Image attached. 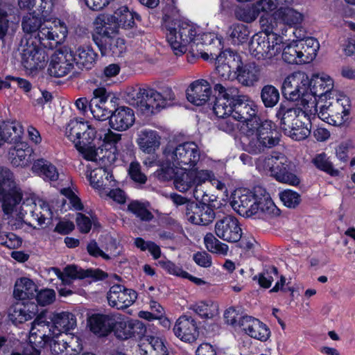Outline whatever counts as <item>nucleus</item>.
I'll return each mask as SVG.
<instances>
[{
    "label": "nucleus",
    "instance_id": "f257e3e1",
    "mask_svg": "<svg viewBox=\"0 0 355 355\" xmlns=\"http://www.w3.org/2000/svg\"><path fill=\"white\" fill-rule=\"evenodd\" d=\"M233 103L232 118L239 124L237 128L243 138L244 149L257 155L277 146L281 135L270 120L261 119L256 104L247 96H241Z\"/></svg>",
    "mask_w": 355,
    "mask_h": 355
},
{
    "label": "nucleus",
    "instance_id": "f03ea898",
    "mask_svg": "<svg viewBox=\"0 0 355 355\" xmlns=\"http://www.w3.org/2000/svg\"><path fill=\"white\" fill-rule=\"evenodd\" d=\"M309 93L315 98L318 117L323 121L341 126L349 119L351 104L345 95L333 90L334 80L327 74H314L308 85Z\"/></svg>",
    "mask_w": 355,
    "mask_h": 355
},
{
    "label": "nucleus",
    "instance_id": "7ed1b4c3",
    "mask_svg": "<svg viewBox=\"0 0 355 355\" xmlns=\"http://www.w3.org/2000/svg\"><path fill=\"white\" fill-rule=\"evenodd\" d=\"M157 91L150 87L135 86L128 88L127 100L129 103L137 107L142 113L153 114L155 110L160 107V101H172L175 99V94L171 87L164 85Z\"/></svg>",
    "mask_w": 355,
    "mask_h": 355
},
{
    "label": "nucleus",
    "instance_id": "20e7f679",
    "mask_svg": "<svg viewBox=\"0 0 355 355\" xmlns=\"http://www.w3.org/2000/svg\"><path fill=\"white\" fill-rule=\"evenodd\" d=\"M308 114H311L303 107L288 108L281 105L276 116L280 119L284 134L295 141H301L311 134V123Z\"/></svg>",
    "mask_w": 355,
    "mask_h": 355
},
{
    "label": "nucleus",
    "instance_id": "39448f33",
    "mask_svg": "<svg viewBox=\"0 0 355 355\" xmlns=\"http://www.w3.org/2000/svg\"><path fill=\"white\" fill-rule=\"evenodd\" d=\"M309 78L303 71H295L288 76L282 84L283 96L291 101H300V105L311 114L318 112L316 98L309 93Z\"/></svg>",
    "mask_w": 355,
    "mask_h": 355
},
{
    "label": "nucleus",
    "instance_id": "423d86ee",
    "mask_svg": "<svg viewBox=\"0 0 355 355\" xmlns=\"http://www.w3.org/2000/svg\"><path fill=\"white\" fill-rule=\"evenodd\" d=\"M96 25L92 32V40L98 48L102 56H112L114 58L123 56L126 51L125 41L116 37L117 31L112 24L98 17L94 21Z\"/></svg>",
    "mask_w": 355,
    "mask_h": 355
},
{
    "label": "nucleus",
    "instance_id": "0eeeda50",
    "mask_svg": "<svg viewBox=\"0 0 355 355\" xmlns=\"http://www.w3.org/2000/svg\"><path fill=\"white\" fill-rule=\"evenodd\" d=\"M289 6H281L272 15L261 16L259 20L261 28L267 32L275 31L283 38L288 36V32L295 34L291 28L301 24L303 15Z\"/></svg>",
    "mask_w": 355,
    "mask_h": 355
},
{
    "label": "nucleus",
    "instance_id": "6e6552de",
    "mask_svg": "<svg viewBox=\"0 0 355 355\" xmlns=\"http://www.w3.org/2000/svg\"><path fill=\"white\" fill-rule=\"evenodd\" d=\"M284 43V38L275 31L267 32L262 28L261 33L252 37L249 49L252 56L269 64L281 52L282 44Z\"/></svg>",
    "mask_w": 355,
    "mask_h": 355
},
{
    "label": "nucleus",
    "instance_id": "1a4fd4ad",
    "mask_svg": "<svg viewBox=\"0 0 355 355\" xmlns=\"http://www.w3.org/2000/svg\"><path fill=\"white\" fill-rule=\"evenodd\" d=\"M23 193L15 181L13 173L8 168L0 166V202L5 215H11L20 204Z\"/></svg>",
    "mask_w": 355,
    "mask_h": 355
},
{
    "label": "nucleus",
    "instance_id": "9d476101",
    "mask_svg": "<svg viewBox=\"0 0 355 355\" xmlns=\"http://www.w3.org/2000/svg\"><path fill=\"white\" fill-rule=\"evenodd\" d=\"M177 159L178 136L174 135L163 148L161 157L156 159L155 162L159 166L156 171L158 180L162 182L173 180L175 189H178V166L175 164Z\"/></svg>",
    "mask_w": 355,
    "mask_h": 355
},
{
    "label": "nucleus",
    "instance_id": "9b49d317",
    "mask_svg": "<svg viewBox=\"0 0 355 355\" xmlns=\"http://www.w3.org/2000/svg\"><path fill=\"white\" fill-rule=\"evenodd\" d=\"M263 164L277 181L293 186L300 184V180L295 174V165L284 155L275 153L265 157Z\"/></svg>",
    "mask_w": 355,
    "mask_h": 355
},
{
    "label": "nucleus",
    "instance_id": "f8f14e48",
    "mask_svg": "<svg viewBox=\"0 0 355 355\" xmlns=\"http://www.w3.org/2000/svg\"><path fill=\"white\" fill-rule=\"evenodd\" d=\"M21 64L27 71L31 73L46 66L48 55L45 50L40 46L37 37L21 40Z\"/></svg>",
    "mask_w": 355,
    "mask_h": 355
},
{
    "label": "nucleus",
    "instance_id": "ddd939ff",
    "mask_svg": "<svg viewBox=\"0 0 355 355\" xmlns=\"http://www.w3.org/2000/svg\"><path fill=\"white\" fill-rule=\"evenodd\" d=\"M241 64V59L236 52L226 49L217 56L216 69L222 80H234Z\"/></svg>",
    "mask_w": 355,
    "mask_h": 355
},
{
    "label": "nucleus",
    "instance_id": "4468645a",
    "mask_svg": "<svg viewBox=\"0 0 355 355\" xmlns=\"http://www.w3.org/2000/svg\"><path fill=\"white\" fill-rule=\"evenodd\" d=\"M18 139L12 141L13 146L9 148L8 159L14 167L25 168L33 165L35 154L31 145L26 141H21Z\"/></svg>",
    "mask_w": 355,
    "mask_h": 355
},
{
    "label": "nucleus",
    "instance_id": "2eb2a0df",
    "mask_svg": "<svg viewBox=\"0 0 355 355\" xmlns=\"http://www.w3.org/2000/svg\"><path fill=\"white\" fill-rule=\"evenodd\" d=\"M162 30L166 41L175 55H178V10L175 7L166 6L163 9Z\"/></svg>",
    "mask_w": 355,
    "mask_h": 355
},
{
    "label": "nucleus",
    "instance_id": "dca6fc26",
    "mask_svg": "<svg viewBox=\"0 0 355 355\" xmlns=\"http://www.w3.org/2000/svg\"><path fill=\"white\" fill-rule=\"evenodd\" d=\"M255 187L253 191L238 189L232 196L231 205L240 215L250 217L257 214L255 205Z\"/></svg>",
    "mask_w": 355,
    "mask_h": 355
},
{
    "label": "nucleus",
    "instance_id": "f3484780",
    "mask_svg": "<svg viewBox=\"0 0 355 355\" xmlns=\"http://www.w3.org/2000/svg\"><path fill=\"white\" fill-rule=\"evenodd\" d=\"M107 297L110 306L120 310L132 305L137 298V293L133 289L116 284L110 287Z\"/></svg>",
    "mask_w": 355,
    "mask_h": 355
},
{
    "label": "nucleus",
    "instance_id": "a211bd4d",
    "mask_svg": "<svg viewBox=\"0 0 355 355\" xmlns=\"http://www.w3.org/2000/svg\"><path fill=\"white\" fill-rule=\"evenodd\" d=\"M116 316L113 313H93L87 318L91 332L98 337H106L112 333L116 325Z\"/></svg>",
    "mask_w": 355,
    "mask_h": 355
},
{
    "label": "nucleus",
    "instance_id": "6ab92c4d",
    "mask_svg": "<svg viewBox=\"0 0 355 355\" xmlns=\"http://www.w3.org/2000/svg\"><path fill=\"white\" fill-rule=\"evenodd\" d=\"M215 232L220 239L232 243L239 241L242 234L238 220L231 216H227L216 223Z\"/></svg>",
    "mask_w": 355,
    "mask_h": 355
},
{
    "label": "nucleus",
    "instance_id": "aec40b11",
    "mask_svg": "<svg viewBox=\"0 0 355 355\" xmlns=\"http://www.w3.org/2000/svg\"><path fill=\"white\" fill-rule=\"evenodd\" d=\"M98 135L99 132L89 124L88 131H85L81 139L77 140L76 148L87 161H96L98 150L96 146Z\"/></svg>",
    "mask_w": 355,
    "mask_h": 355
},
{
    "label": "nucleus",
    "instance_id": "412c9836",
    "mask_svg": "<svg viewBox=\"0 0 355 355\" xmlns=\"http://www.w3.org/2000/svg\"><path fill=\"white\" fill-rule=\"evenodd\" d=\"M211 94V85L205 79L192 82L186 91L188 101L197 106L205 104L209 100Z\"/></svg>",
    "mask_w": 355,
    "mask_h": 355
},
{
    "label": "nucleus",
    "instance_id": "4be33fe9",
    "mask_svg": "<svg viewBox=\"0 0 355 355\" xmlns=\"http://www.w3.org/2000/svg\"><path fill=\"white\" fill-rule=\"evenodd\" d=\"M113 112L110 119V127L118 131H123L130 128L135 121V112L132 109L127 106H117L113 104Z\"/></svg>",
    "mask_w": 355,
    "mask_h": 355
},
{
    "label": "nucleus",
    "instance_id": "5701e85b",
    "mask_svg": "<svg viewBox=\"0 0 355 355\" xmlns=\"http://www.w3.org/2000/svg\"><path fill=\"white\" fill-rule=\"evenodd\" d=\"M50 322L53 334L58 336L62 333L68 334L71 330L74 329L77 326L76 316L69 311H62L53 313L50 316ZM49 322H48V327Z\"/></svg>",
    "mask_w": 355,
    "mask_h": 355
},
{
    "label": "nucleus",
    "instance_id": "b1692460",
    "mask_svg": "<svg viewBox=\"0 0 355 355\" xmlns=\"http://www.w3.org/2000/svg\"><path fill=\"white\" fill-rule=\"evenodd\" d=\"M121 139V135L109 131L107 133L99 132L98 141L96 144V149L98 150V155L96 160L101 159L104 161L105 159H109L110 156L114 155L116 150V144Z\"/></svg>",
    "mask_w": 355,
    "mask_h": 355
},
{
    "label": "nucleus",
    "instance_id": "393cba45",
    "mask_svg": "<svg viewBox=\"0 0 355 355\" xmlns=\"http://www.w3.org/2000/svg\"><path fill=\"white\" fill-rule=\"evenodd\" d=\"M242 330L249 336L261 340H266L270 336V330L259 320L252 316L245 315L239 320Z\"/></svg>",
    "mask_w": 355,
    "mask_h": 355
},
{
    "label": "nucleus",
    "instance_id": "a878e982",
    "mask_svg": "<svg viewBox=\"0 0 355 355\" xmlns=\"http://www.w3.org/2000/svg\"><path fill=\"white\" fill-rule=\"evenodd\" d=\"M73 58L72 51L67 53L60 51L53 54L48 68L49 74L56 78L66 76L73 68Z\"/></svg>",
    "mask_w": 355,
    "mask_h": 355
},
{
    "label": "nucleus",
    "instance_id": "bb28decb",
    "mask_svg": "<svg viewBox=\"0 0 355 355\" xmlns=\"http://www.w3.org/2000/svg\"><path fill=\"white\" fill-rule=\"evenodd\" d=\"M200 159V150L194 142H184L179 144V167L187 171L193 168Z\"/></svg>",
    "mask_w": 355,
    "mask_h": 355
},
{
    "label": "nucleus",
    "instance_id": "cd10ccee",
    "mask_svg": "<svg viewBox=\"0 0 355 355\" xmlns=\"http://www.w3.org/2000/svg\"><path fill=\"white\" fill-rule=\"evenodd\" d=\"M110 19L114 22L113 28H116V31L118 28L132 29L136 26L135 20L141 21L140 15L133 10H130L126 6L117 8L110 16Z\"/></svg>",
    "mask_w": 355,
    "mask_h": 355
},
{
    "label": "nucleus",
    "instance_id": "c85d7f7f",
    "mask_svg": "<svg viewBox=\"0 0 355 355\" xmlns=\"http://www.w3.org/2000/svg\"><path fill=\"white\" fill-rule=\"evenodd\" d=\"M210 177L211 172L209 171H198L191 168L190 170L182 172L179 176V191L185 192L194 184L201 185Z\"/></svg>",
    "mask_w": 355,
    "mask_h": 355
},
{
    "label": "nucleus",
    "instance_id": "c756f323",
    "mask_svg": "<svg viewBox=\"0 0 355 355\" xmlns=\"http://www.w3.org/2000/svg\"><path fill=\"white\" fill-rule=\"evenodd\" d=\"M179 54L187 51L191 53V49L193 51V46L199 44V35H197L196 28L187 22L179 24Z\"/></svg>",
    "mask_w": 355,
    "mask_h": 355
},
{
    "label": "nucleus",
    "instance_id": "7c9ffc66",
    "mask_svg": "<svg viewBox=\"0 0 355 355\" xmlns=\"http://www.w3.org/2000/svg\"><path fill=\"white\" fill-rule=\"evenodd\" d=\"M31 171L45 182H56L59 178L57 167L44 158H38L34 160Z\"/></svg>",
    "mask_w": 355,
    "mask_h": 355
},
{
    "label": "nucleus",
    "instance_id": "2f4dec72",
    "mask_svg": "<svg viewBox=\"0 0 355 355\" xmlns=\"http://www.w3.org/2000/svg\"><path fill=\"white\" fill-rule=\"evenodd\" d=\"M137 143L142 152L153 154L161 144V137L156 130L145 129L140 132Z\"/></svg>",
    "mask_w": 355,
    "mask_h": 355
},
{
    "label": "nucleus",
    "instance_id": "473e14b6",
    "mask_svg": "<svg viewBox=\"0 0 355 355\" xmlns=\"http://www.w3.org/2000/svg\"><path fill=\"white\" fill-rule=\"evenodd\" d=\"M73 57H74L73 62L79 69L88 70L91 69L96 64L98 54L91 45H83L80 46L75 53H73Z\"/></svg>",
    "mask_w": 355,
    "mask_h": 355
},
{
    "label": "nucleus",
    "instance_id": "72a5a7b5",
    "mask_svg": "<svg viewBox=\"0 0 355 355\" xmlns=\"http://www.w3.org/2000/svg\"><path fill=\"white\" fill-rule=\"evenodd\" d=\"M255 205L257 214L261 212L268 216H278L280 210L272 202L266 189L261 187H255Z\"/></svg>",
    "mask_w": 355,
    "mask_h": 355
},
{
    "label": "nucleus",
    "instance_id": "f704fd0d",
    "mask_svg": "<svg viewBox=\"0 0 355 355\" xmlns=\"http://www.w3.org/2000/svg\"><path fill=\"white\" fill-rule=\"evenodd\" d=\"M260 78V69L254 63H250L239 67L236 79L244 86H253Z\"/></svg>",
    "mask_w": 355,
    "mask_h": 355
},
{
    "label": "nucleus",
    "instance_id": "c9c22d12",
    "mask_svg": "<svg viewBox=\"0 0 355 355\" xmlns=\"http://www.w3.org/2000/svg\"><path fill=\"white\" fill-rule=\"evenodd\" d=\"M37 290V286L33 280L22 277L19 282H16L13 294L19 300H33Z\"/></svg>",
    "mask_w": 355,
    "mask_h": 355
},
{
    "label": "nucleus",
    "instance_id": "e433bc0d",
    "mask_svg": "<svg viewBox=\"0 0 355 355\" xmlns=\"http://www.w3.org/2000/svg\"><path fill=\"white\" fill-rule=\"evenodd\" d=\"M23 128L16 121L3 122L0 125V147L5 143L12 144L18 139H21Z\"/></svg>",
    "mask_w": 355,
    "mask_h": 355
},
{
    "label": "nucleus",
    "instance_id": "4c0bfd02",
    "mask_svg": "<svg viewBox=\"0 0 355 355\" xmlns=\"http://www.w3.org/2000/svg\"><path fill=\"white\" fill-rule=\"evenodd\" d=\"M199 333L195 321L186 315L179 318V338L191 343L198 337Z\"/></svg>",
    "mask_w": 355,
    "mask_h": 355
},
{
    "label": "nucleus",
    "instance_id": "58836bf2",
    "mask_svg": "<svg viewBox=\"0 0 355 355\" xmlns=\"http://www.w3.org/2000/svg\"><path fill=\"white\" fill-rule=\"evenodd\" d=\"M30 333L28 344L24 348L21 355H40V349L44 347L50 340V337L45 334L33 332Z\"/></svg>",
    "mask_w": 355,
    "mask_h": 355
},
{
    "label": "nucleus",
    "instance_id": "ea45409f",
    "mask_svg": "<svg viewBox=\"0 0 355 355\" xmlns=\"http://www.w3.org/2000/svg\"><path fill=\"white\" fill-rule=\"evenodd\" d=\"M300 50V54L303 58L304 63L311 62L317 55L320 44L318 40L313 37H306L297 40Z\"/></svg>",
    "mask_w": 355,
    "mask_h": 355
},
{
    "label": "nucleus",
    "instance_id": "a19ab883",
    "mask_svg": "<svg viewBox=\"0 0 355 355\" xmlns=\"http://www.w3.org/2000/svg\"><path fill=\"white\" fill-rule=\"evenodd\" d=\"M80 119L81 121L78 119L70 120L66 128V136L75 144V147H76L77 140H80L85 131H88V122L83 119Z\"/></svg>",
    "mask_w": 355,
    "mask_h": 355
},
{
    "label": "nucleus",
    "instance_id": "79ce46f5",
    "mask_svg": "<svg viewBox=\"0 0 355 355\" xmlns=\"http://www.w3.org/2000/svg\"><path fill=\"white\" fill-rule=\"evenodd\" d=\"M287 40H292V42L284 48L282 59L288 64H304V60L300 54V50L297 40L291 38L284 39V42Z\"/></svg>",
    "mask_w": 355,
    "mask_h": 355
},
{
    "label": "nucleus",
    "instance_id": "37998d69",
    "mask_svg": "<svg viewBox=\"0 0 355 355\" xmlns=\"http://www.w3.org/2000/svg\"><path fill=\"white\" fill-rule=\"evenodd\" d=\"M198 209H200V204L179 195V211L182 213L186 220L192 224H194L192 220L193 216L196 218H199L198 214L196 213L198 212Z\"/></svg>",
    "mask_w": 355,
    "mask_h": 355
},
{
    "label": "nucleus",
    "instance_id": "c03bdc74",
    "mask_svg": "<svg viewBox=\"0 0 355 355\" xmlns=\"http://www.w3.org/2000/svg\"><path fill=\"white\" fill-rule=\"evenodd\" d=\"M197 314L203 318H212L218 314V305L211 301H201L194 305L191 306Z\"/></svg>",
    "mask_w": 355,
    "mask_h": 355
},
{
    "label": "nucleus",
    "instance_id": "a18cd8bd",
    "mask_svg": "<svg viewBox=\"0 0 355 355\" xmlns=\"http://www.w3.org/2000/svg\"><path fill=\"white\" fill-rule=\"evenodd\" d=\"M198 218L193 216L192 220L195 225H208L211 223L216 217V214L208 203H200V209L198 210Z\"/></svg>",
    "mask_w": 355,
    "mask_h": 355
},
{
    "label": "nucleus",
    "instance_id": "49530a36",
    "mask_svg": "<svg viewBox=\"0 0 355 355\" xmlns=\"http://www.w3.org/2000/svg\"><path fill=\"white\" fill-rule=\"evenodd\" d=\"M23 239L21 236L11 232L2 230L0 225V245L10 250L19 248L22 245Z\"/></svg>",
    "mask_w": 355,
    "mask_h": 355
},
{
    "label": "nucleus",
    "instance_id": "de8ad7c7",
    "mask_svg": "<svg viewBox=\"0 0 355 355\" xmlns=\"http://www.w3.org/2000/svg\"><path fill=\"white\" fill-rule=\"evenodd\" d=\"M261 98L265 107H273L279 101V90L273 85H265L261 92Z\"/></svg>",
    "mask_w": 355,
    "mask_h": 355
},
{
    "label": "nucleus",
    "instance_id": "09e8293b",
    "mask_svg": "<svg viewBox=\"0 0 355 355\" xmlns=\"http://www.w3.org/2000/svg\"><path fill=\"white\" fill-rule=\"evenodd\" d=\"M228 35L234 44H239L247 42L250 31L244 24H236L229 28Z\"/></svg>",
    "mask_w": 355,
    "mask_h": 355
},
{
    "label": "nucleus",
    "instance_id": "8fccbe9b",
    "mask_svg": "<svg viewBox=\"0 0 355 355\" xmlns=\"http://www.w3.org/2000/svg\"><path fill=\"white\" fill-rule=\"evenodd\" d=\"M53 22L49 20H43V21L41 24V26L37 29V41L39 42V44L44 45L45 44L43 43V41L44 40H56V38H58L59 35L58 33L54 31L53 27L52 26Z\"/></svg>",
    "mask_w": 355,
    "mask_h": 355
},
{
    "label": "nucleus",
    "instance_id": "3c124183",
    "mask_svg": "<svg viewBox=\"0 0 355 355\" xmlns=\"http://www.w3.org/2000/svg\"><path fill=\"white\" fill-rule=\"evenodd\" d=\"M259 15V12L256 3L238 8L235 11L236 18L247 23L254 21Z\"/></svg>",
    "mask_w": 355,
    "mask_h": 355
},
{
    "label": "nucleus",
    "instance_id": "603ef678",
    "mask_svg": "<svg viewBox=\"0 0 355 355\" xmlns=\"http://www.w3.org/2000/svg\"><path fill=\"white\" fill-rule=\"evenodd\" d=\"M215 92H218V96L226 98L227 100L234 103L235 101H239L241 98V96H246L245 95L240 94L239 90L234 86H227L222 84H216L214 87Z\"/></svg>",
    "mask_w": 355,
    "mask_h": 355
},
{
    "label": "nucleus",
    "instance_id": "864d4df0",
    "mask_svg": "<svg viewBox=\"0 0 355 355\" xmlns=\"http://www.w3.org/2000/svg\"><path fill=\"white\" fill-rule=\"evenodd\" d=\"M233 103L220 96L216 98L213 110L218 118H224L231 115L232 116Z\"/></svg>",
    "mask_w": 355,
    "mask_h": 355
},
{
    "label": "nucleus",
    "instance_id": "5fc2aeb1",
    "mask_svg": "<svg viewBox=\"0 0 355 355\" xmlns=\"http://www.w3.org/2000/svg\"><path fill=\"white\" fill-rule=\"evenodd\" d=\"M312 162L316 168L331 176H337L340 173L338 169L334 168L333 164L324 153L317 155Z\"/></svg>",
    "mask_w": 355,
    "mask_h": 355
},
{
    "label": "nucleus",
    "instance_id": "6e6d98bb",
    "mask_svg": "<svg viewBox=\"0 0 355 355\" xmlns=\"http://www.w3.org/2000/svg\"><path fill=\"white\" fill-rule=\"evenodd\" d=\"M206 248L212 253L226 255L228 252L227 245L219 241L211 233H208L204 238Z\"/></svg>",
    "mask_w": 355,
    "mask_h": 355
},
{
    "label": "nucleus",
    "instance_id": "4d7b16f0",
    "mask_svg": "<svg viewBox=\"0 0 355 355\" xmlns=\"http://www.w3.org/2000/svg\"><path fill=\"white\" fill-rule=\"evenodd\" d=\"M106 175L105 178L108 179V175L112 176V174L107 172L105 168H97L92 170L88 176V180L91 187L97 190H102L104 189V180L103 176Z\"/></svg>",
    "mask_w": 355,
    "mask_h": 355
},
{
    "label": "nucleus",
    "instance_id": "13d9d810",
    "mask_svg": "<svg viewBox=\"0 0 355 355\" xmlns=\"http://www.w3.org/2000/svg\"><path fill=\"white\" fill-rule=\"evenodd\" d=\"M293 0H259L256 2L259 13L277 10L281 6L291 5Z\"/></svg>",
    "mask_w": 355,
    "mask_h": 355
},
{
    "label": "nucleus",
    "instance_id": "bf43d9fd",
    "mask_svg": "<svg viewBox=\"0 0 355 355\" xmlns=\"http://www.w3.org/2000/svg\"><path fill=\"white\" fill-rule=\"evenodd\" d=\"M94 98L92 100L97 101L99 104L105 105V104H110L112 106L113 104H116L119 100V98L116 97L114 94L108 92L107 89L103 87H98L93 92Z\"/></svg>",
    "mask_w": 355,
    "mask_h": 355
},
{
    "label": "nucleus",
    "instance_id": "052dcab7",
    "mask_svg": "<svg viewBox=\"0 0 355 355\" xmlns=\"http://www.w3.org/2000/svg\"><path fill=\"white\" fill-rule=\"evenodd\" d=\"M128 210L143 221H150L153 218V214L138 201L131 202L128 207Z\"/></svg>",
    "mask_w": 355,
    "mask_h": 355
},
{
    "label": "nucleus",
    "instance_id": "680f3d73",
    "mask_svg": "<svg viewBox=\"0 0 355 355\" xmlns=\"http://www.w3.org/2000/svg\"><path fill=\"white\" fill-rule=\"evenodd\" d=\"M42 21V18L36 15L35 12L28 13L22 19V29L25 33H35L40 28Z\"/></svg>",
    "mask_w": 355,
    "mask_h": 355
},
{
    "label": "nucleus",
    "instance_id": "e2e57ef3",
    "mask_svg": "<svg viewBox=\"0 0 355 355\" xmlns=\"http://www.w3.org/2000/svg\"><path fill=\"white\" fill-rule=\"evenodd\" d=\"M8 6L0 0V41L4 42L9 28L10 18Z\"/></svg>",
    "mask_w": 355,
    "mask_h": 355
},
{
    "label": "nucleus",
    "instance_id": "0e129e2a",
    "mask_svg": "<svg viewBox=\"0 0 355 355\" xmlns=\"http://www.w3.org/2000/svg\"><path fill=\"white\" fill-rule=\"evenodd\" d=\"M279 198L283 204L288 208H295L301 201L300 195L290 189L282 191Z\"/></svg>",
    "mask_w": 355,
    "mask_h": 355
},
{
    "label": "nucleus",
    "instance_id": "69168bd1",
    "mask_svg": "<svg viewBox=\"0 0 355 355\" xmlns=\"http://www.w3.org/2000/svg\"><path fill=\"white\" fill-rule=\"evenodd\" d=\"M55 300V292L51 288H44L40 291L37 290L34 300L42 306L52 304Z\"/></svg>",
    "mask_w": 355,
    "mask_h": 355
},
{
    "label": "nucleus",
    "instance_id": "338daca9",
    "mask_svg": "<svg viewBox=\"0 0 355 355\" xmlns=\"http://www.w3.org/2000/svg\"><path fill=\"white\" fill-rule=\"evenodd\" d=\"M112 112L113 110L109 109L107 104L103 105L96 101V103H94L92 107L91 114L92 117L95 119L103 121L107 119L110 120Z\"/></svg>",
    "mask_w": 355,
    "mask_h": 355
},
{
    "label": "nucleus",
    "instance_id": "774afa93",
    "mask_svg": "<svg viewBox=\"0 0 355 355\" xmlns=\"http://www.w3.org/2000/svg\"><path fill=\"white\" fill-rule=\"evenodd\" d=\"M129 327H130V320L125 321L116 316V325L114 326L112 333L120 340L129 339V336L126 335L130 332Z\"/></svg>",
    "mask_w": 355,
    "mask_h": 355
}]
</instances>
